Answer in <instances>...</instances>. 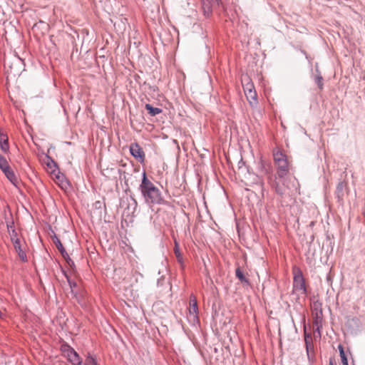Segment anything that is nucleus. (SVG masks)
Here are the masks:
<instances>
[{
	"instance_id": "obj_1",
	"label": "nucleus",
	"mask_w": 365,
	"mask_h": 365,
	"mask_svg": "<svg viewBox=\"0 0 365 365\" xmlns=\"http://www.w3.org/2000/svg\"><path fill=\"white\" fill-rule=\"evenodd\" d=\"M138 190L144 202L148 205L168 204L163 199L160 190L148 178L145 171L143 173Z\"/></svg>"
},
{
	"instance_id": "obj_2",
	"label": "nucleus",
	"mask_w": 365,
	"mask_h": 365,
	"mask_svg": "<svg viewBox=\"0 0 365 365\" xmlns=\"http://www.w3.org/2000/svg\"><path fill=\"white\" fill-rule=\"evenodd\" d=\"M237 174L239 177L241 178V180L245 185H259L262 191L263 192L264 185L263 179L255 173H251L247 165L240 166L237 170Z\"/></svg>"
},
{
	"instance_id": "obj_3",
	"label": "nucleus",
	"mask_w": 365,
	"mask_h": 365,
	"mask_svg": "<svg viewBox=\"0 0 365 365\" xmlns=\"http://www.w3.org/2000/svg\"><path fill=\"white\" fill-rule=\"evenodd\" d=\"M277 174L279 178H284L289 173V163L287 155L282 151H274L273 153Z\"/></svg>"
},
{
	"instance_id": "obj_4",
	"label": "nucleus",
	"mask_w": 365,
	"mask_h": 365,
	"mask_svg": "<svg viewBox=\"0 0 365 365\" xmlns=\"http://www.w3.org/2000/svg\"><path fill=\"white\" fill-rule=\"evenodd\" d=\"M293 292H299V294H307V287L303 274L299 269H294Z\"/></svg>"
},
{
	"instance_id": "obj_5",
	"label": "nucleus",
	"mask_w": 365,
	"mask_h": 365,
	"mask_svg": "<svg viewBox=\"0 0 365 365\" xmlns=\"http://www.w3.org/2000/svg\"><path fill=\"white\" fill-rule=\"evenodd\" d=\"M261 170L262 172H264L266 175H268V181L271 183L272 188L274 190V192L280 195L283 196L285 193V187L284 185H280L279 182L274 180L272 181V176L270 175L272 173V169L271 166L269 164H266L264 162H261Z\"/></svg>"
},
{
	"instance_id": "obj_6",
	"label": "nucleus",
	"mask_w": 365,
	"mask_h": 365,
	"mask_svg": "<svg viewBox=\"0 0 365 365\" xmlns=\"http://www.w3.org/2000/svg\"><path fill=\"white\" fill-rule=\"evenodd\" d=\"M60 349L63 356L66 357L72 365H78L81 364V358L79 354L67 343L61 344Z\"/></svg>"
},
{
	"instance_id": "obj_7",
	"label": "nucleus",
	"mask_w": 365,
	"mask_h": 365,
	"mask_svg": "<svg viewBox=\"0 0 365 365\" xmlns=\"http://www.w3.org/2000/svg\"><path fill=\"white\" fill-rule=\"evenodd\" d=\"M187 319L190 323L195 324L199 323L198 306L196 297L191 294L190 296Z\"/></svg>"
},
{
	"instance_id": "obj_8",
	"label": "nucleus",
	"mask_w": 365,
	"mask_h": 365,
	"mask_svg": "<svg viewBox=\"0 0 365 365\" xmlns=\"http://www.w3.org/2000/svg\"><path fill=\"white\" fill-rule=\"evenodd\" d=\"M130 155L140 163H144L145 155L142 148L137 143H133L130 145Z\"/></svg>"
},
{
	"instance_id": "obj_9",
	"label": "nucleus",
	"mask_w": 365,
	"mask_h": 365,
	"mask_svg": "<svg viewBox=\"0 0 365 365\" xmlns=\"http://www.w3.org/2000/svg\"><path fill=\"white\" fill-rule=\"evenodd\" d=\"M53 242L57 247L58 250L61 252L62 257L66 260L68 265L71 268L74 269L75 267V263L70 258L68 254L64 249L61 240L58 237H55V240H53Z\"/></svg>"
},
{
	"instance_id": "obj_10",
	"label": "nucleus",
	"mask_w": 365,
	"mask_h": 365,
	"mask_svg": "<svg viewBox=\"0 0 365 365\" xmlns=\"http://www.w3.org/2000/svg\"><path fill=\"white\" fill-rule=\"evenodd\" d=\"M14 247L19 257L22 262H27V256L25 251V246L21 244V240L13 243Z\"/></svg>"
},
{
	"instance_id": "obj_11",
	"label": "nucleus",
	"mask_w": 365,
	"mask_h": 365,
	"mask_svg": "<svg viewBox=\"0 0 365 365\" xmlns=\"http://www.w3.org/2000/svg\"><path fill=\"white\" fill-rule=\"evenodd\" d=\"M7 179L16 187L19 184V179L13 170L8 165L6 168L1 170Z\"/></svg>"
},
{
	"instance_id": "obj_12",
	"label": "nucleus",
	"mask_w": 365,
	"mask_h": 365,
	"mask_svg": "<svg viewBox=\"0 0 365 365\" xmlns=\"http://www.w3.org/2000/svg\"><path fill=\"white\" fill-rule=\"evenodd\" d=\"M235 276L245 286L251 285L250 279L245 277L240 267L235 269Z\"/></svg>"
},
{
	"instance_id": "obj_13",
	"label": "nucleus",
	"mask_w": 365,
	"mask_h": 365,
	"mask_svg": "<svg viewBox=\"0 0 365 365\" xmlns=\"http://www.w3.org/2000/svg\"><path fill=\"white\" fill-rule=\"evenodd\" d=\"M73 297L75 298L81 307L86 305V300L83 291H73Z\"/></svg>"
},
{
	"instance_id": "obj_14",
	"label": "nucleus",
	"mask_w": 365,
	"mask_h": 365,
	"mask_svg": "<svg viewBox=\"0 0 365 365\" xmlns=\"http://www.w3.org/2000/svg\"><path fill=\"white\" fill-rule=\"evenodd\" d=\"M0 148L4 153H7L9 150L8 137L6 134L0 132Z\"/></svg>"
},
{
	"instance_id": "obj_15",
	"label": "nucleus",
	"mask_w": 365,
	"mask_h": 365,
	"mask_svg": "<svg viewBox=\"0 0 365 365\" xmlns=\"http://www.w3.org/2000/svg\"><path fill=\"white\" fill-rule=\"evenodd\" d=\"M174 253L176 257L177 261L180 264L181 268L184 269V267H185L184 259H183L182 255L180 251L179 245L176 241H175Z\"/></svg>"
},
{
	"instance_id": "obj_16",
	"label": "nucleus",
	"mask_w": 365,
	"mask_h": 365,
	"mask_svg": "<svg viewBox=\"0 0 365 365\" xmlns=\"http://www.w3.org/2000/svg\"><path fill=\"white\" fill-rule=\"evenodd\" d=\"M219 4H211L210 1H208L207 0V2H205L204 1H202V10H203V13H204V15L206 16V17H208L211 15L212 12V6H218Z\"/></svg>"
},
{
	"instance_id": "obj_17",
	"label": "nucleus",
	"mask_w": 365,
	"mask_h": 365,
	"mask_svg": "<svg viewBox=\"0 0 365 365\" xmlns=\"http://www.w3.org/2000/svg\"><path fill=\"white\" fill-rule=\"evenodd\" d=\"M316 75L314 77V81L315 83L317 85L319 90H322L324 87L323 77L321 75V73L317 67L315 69Z\"/></svg>"
},
{
	"instance_id": "obj_18",
	"label": "nucleus",
	"mask_w": 365,
	"mask_h": 365,
	"mask_svg": "<svg viewBox=\"0 0 365 365\" xmlns=\"http://www.w3.org/2000/svg\"><path fill=\"white\" fill-rule=\"evenodd\" d=\"M78 365H99L97 362L96 357H94L90 353H88L85 361L83 362L82 359L81 360V364Z\"/></svg>"
},
{
	"instance_id": "obj_19",
	"label": "nucleus",
	"mask_w": 365,
	"mask_h": 365,
	"mask_svg": "<svg viewBox=\"0 0 365 365\" xmlns=\"http://www.w3.org/2000/svg\"><path fill=\"white\" fill-rule=\"evenodd\" d=\"M245 96L249 101V103L252 105V101H254L255 103H257V93L256 91L253 89H250L248 92L245 90Z\"/></svg>"
},
{
	"instance_id": "obj_20",
	"label": "nucleus",
	"mask_w": 365,
	"mask_h": 365,
	"mask_svg": "<svg viewBox=\"0 0 365 365\" xmlns=\"http://www.w3.org/2000/svg\"><path fill=\"white\" fill-rule=\"evenodd\" d=\"M145 108L151 116H155L162 112V109L159 108H154L150 104H145Z\"/></svg>"
},
{
	"instance_id": "obj_21",
	"label": "nucleus",
	"mask_w": 365,
	"mask_h": 365,
	"mask_svg": "<svg viewBox=\"0 0 365 365\" xmlns=\"http://www.w3.org/2000/svg\"><path fill=\"white\" fill-rule=\"evenodd\" d=\"M322 319L318 317L317 314L316 319L314 321V324L316 326V328L314 329V334H317V336L319 338H321V328L322 325L319 324L321 323Z\"/></svg>"
},
{
	"instance_id": "obj_22",
	"label": "nucleus",
	"mask_w": 365,
	"mask_h": 365,
	"mask_svg": "<svg viewBox=\"0 0 365 365\" xmlns=\"http://www.w3.org/2000/svg\"><path fill=\"white\" fill-rule=\"evenodd\" d=\"M338 349H339V355H340V357H341V359L342 365H349L348 364V359H347V357H346V356L345 354L343 346L341 344H339L338 346Z\"/></svg>"
},
{
	"instance_id": "obj_23",
	"label": "nucleus",
	"mask_w": 365,
	"mask_h": 365,
	"mask_svg": "<svg viewBox=\"0 0 365 365\" xmlns=\"http://www.w3.org/2000/svg\"><path fill=\"white\" fill-rule=\"evenodd\" d=\"M304 341H305L307 353L309 355V346L312 344V338L311 334L307 333L306 331H304Z\"/></svg>"
},
{
	"instance_id": "obj_24",
	"label": "nucleus",
	"mask_w": 365,
	"mask_h": 365,
	"mask_svg": "<svg viewBox=\"0 0 365 365\" xmlns=\"http://www.w3.org/2000/svg\"><path fill=\"white\" fill-rule=\"evenodd\" d=\"M9 235L12 243L20 241V239L18 237V233L15 229H12L11 232H9Z\"/></svg>"
},
{
	"instance_id": "obj_25",
	"label": "nucleus",
	"mask_w": 365,
	"mask_h": 365,
	"mask_svg": "<svg viewBox=\"0 0 365 365\" xmlns=\"http://www.w3.org/2000/svg\"><path fill=\"white\" fill-rule=\"evenodd\" d=\"M9 165V163L5 157L0 154V169L1 170L6 168Z\"/></svg>"
},
{
	"instance_id": "obj_26",
	"label": "nucleus",
	"mask_w": 365,
	"mask_h": 365,
	"mask_svg": "<svg viewBox=\"0 0 365 365\" xmlns=\"http://www.w3.org/2000/svg\"><path fill=\"white\" fill-rule=\"evenodd\" d=\"M66 277L67 278V280H68V284L70 286V288L71 289V294H73V291H76L74 289V288H76L77 287V283L74 281H72L70 277L66 274Z\"/></svg>"
},
{
	"instance_id": "obj_27",
	"label": "nucleus",
	"mask_w": 365,
	"mask_h": 365,
	"mask_svg": "<svg viewBox=\"0 0 365 365\" xmlns=\"http://www.w3.org/2000/svg\"><path fill=\"white\" fill-rule=\"evenodd\" d=\"M14 64L16 66L19 65L20 67H21L22 66L24 65V60L18 56H16Z\"/></svg>"
},
{
	"instance_id": "obj_28",
	"label": "nucleus",
	"mask_w": 365,
	"mask_h": 365,
	"mask_svg": "<svg viewBox=\"0 0 365 365\" xmlns=\"http://www.w3.org/2000/svg\"><path fill=\"white\" fill-rule=\"evenodd\" d=\"M12 229H14L13 221L7 224V230L9 233L11 232Z\"/></svg>"
},
{
	"instance_id": "obj_29",
	"label": "nucleus",
	"mask_w": 365,
	"mask_h": 365,
	"mask_svg": "<svg viewBox=\"0 0 365 365\" xmlns=\"http://www.w3.org/2000/svg\"><path fill=\"white\" fill-rule=\"evenodd\" d=\"M254 88L253 85L252 84H247L246 86L244 88V90H247V92H248V91L250 89H252Z\"/></svg>"
},
{
	"instance_id": "obj_30",
	"label": "nucleus",
	"mask_w": 365,
	"mask_h": 365,
	"mask_svg": "<svg viewBox=\"0 0 365 365\" xmlns=\"http://www.w3.org/2000/svg\"><path fill=\"white\" fill-rule=\"evenodd\" d=\"M343 189V182H339L337 186V190H342Z\"/></svg>"
},
{
	"instance_id": "obj_31",
	"label": "nucleus",
	"mask_w": 365,
	"mask_h": 365,
	"mask_svg": "<svg viewBox=\"0 0 365 365\" xmlns=\"http://www.w3.org/2000/svg\"><path fill=\"white\" fill-rule=\"evenodd\" d=\"M244 165H245V163L241 160L239 163H238V168H240V166H244Z\"/></svg>"
},
{
	"instance_id": "obj_32",
	"label": "nucleus",
	"mask_w": 365,
	"mask_h": 365,
	"mask_svg": "<svg viewBox=\"0 0 365 365\" xmlns=\"http://www.w3.org/2000/svg\"><path fill=\"white\" fill-rule=\"evenodd\" d=\"M329 365H334V361L331 359H329Z\"/></svg>"
},
{
	"instance_id": "obj_33",
	"label": "nucleus",
	"mask_w": 365,
	"mask_h": 365,
	"mask_svg": "<svg viewBox=\"0 0 365 365\" xmlns=\"http://www.w3.org/2000/svg\"><path fill=\"white\" fill-rule=\"evenodd\" d=\"M3 317V313L1 312V311L0 310V318H2Z\"/></svg>"
},
{
	"instance_id": "obj_34",
	"label": "nucleus",
	"mask_w": 365,
	"mask_h": 365,
	"mask_svg": "<svg viewBox=\"0 0 365 365\" xmlns=\"http://www.w3.org/2000/svg\"><path fill=\"white\" fill-rule=\"evenodd\" d=\"M313 225H314V222H311V226H313Z\"/></svg>"
}]
</instances>
